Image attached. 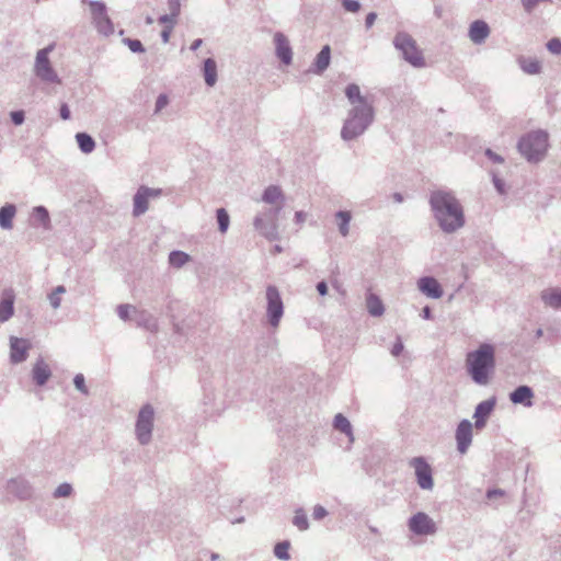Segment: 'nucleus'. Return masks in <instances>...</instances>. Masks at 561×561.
Masks as SVG:
<instances>
[{
	"label": "nucleus",
	"mask_w": 561,
	"mask_h": 561,
	"mask_svg": "<svg viewBox=\"0 0 561 561\" xmlns=\"http://www.w3.org/2000/svg\"><path fill=\"white\" fill-rule=\"evenodd\" d=\"M344 93L350 107L341 129V138L351 141L364 135L373 125L376 110L374 99L363 94L358 84H347Z\"/></svg>",
	"instance_id": "1"
},
{
	"label": "nucleus",
	"mask_w": 561,
	"mask_h": 561,
	"mask_svg": "<svg viewBox=\"0 0 561 561\" xmlns=\"http://www.w3.org/2000/svg\"><path fill=\"white\" fill-rule=\"evenodd\" d=\"M261 202L268 205L257 211L253 219L254 230L268 242L279 239V219L285 206V194L280 186L268 185L261 195Z\"/></svg>",
	"instance_id": "2"
},
{
	"label": "nucleus",
	"mask_w": 561,
	"mask_h": 561,
	"mask_svg": "<svg viewBox=\"0 0 561 561\" xmlns=\"http://www.w3.org/2000/svg\"><path fill=\"white\" fill-rule=\"evenodd\" d=\"M430 206L439 228L446 233H454L465 226L463 208L455 193L439 188L431 192Z\"/></svg>",
	"instance_id": "3"
},
{
	"label": "nucleus",
	"mask_w": 561,
	"mask_h": 561,
	"mask_svg": "<svg viewBox=\"0 0 561 561\" xmlns=\"http://www.w3.org/2000/svg\"><path fill=\"white\" fill-rule=\"evenodd\" d=\"M468 375L474 383L486 386L495 369V348L490 343H482L477 350L469 352L466 357Z\"/></svg>",
	"instance_id": "4"
},
{
	"label": "nucleus",
	"mask_w": 561,
	"mask_h": 561,
	"mask_svg": "<svg viewBox=\"0 0 561 561\" xmlns=\"http://www.w3.org/2000/svg\"><path fill=\"white\" fill-rule=\"evenodd\" d=\"M548 138V133L545 130L527 133L517 144L518 151L528 162L537 163L547 153L549 147Z\"/></svg>",
	"instance_id": "5"
},
{
	"label": "nucleus",
	"mask_w": 561,
	"mask_h": 561,
	"mask_svg": "<svg viewBox=\"0 0 561 561\" xmlns=\"http://www.w3.org/2000/svg\"><path fill=\"white\" fill-rule=\"evenodd\" d=\"M54 50V45H48L37 50L33 71L35 76L45 84H61V78L53 67L49 54Z\"/></svg>",
	"instance_id": "6"
},
{
	"label": "nucleus",
	"mask_w": 561,
	"mask_h": 561,
	"mask_svg": "<svg viewBox=\"0 0 561 561\" xmlns=\"http://www.w3.org/2000/svg\"><path fill=\"white\" fill-rule=\"evenodd\" d=\"M393 45L402 54L403 59L411 66L414 68L425 67L423 53L410 34L405 32L397 33Z\"/></svg>",
	"instance_id": "7"
},
{
	"label": "nucleus",
	"mask_w": 561,
	"mask_h": 561,
	"mask_svg": "<svg viewBox=\"0 0 561 561\" xmlns=\"http://www.w3.org/2000/svg\"><path fill=\"white\" fill-rule=\"evenodd\" d=\"M153 424L154 409L147 403L139 410L135 424V435L140 445L146 446L151 442Z\"/></svg>",
	"instance_id": "8"
},
{
	"label": "nucleus",
	"mask_w": 561,
	"mask_h": 561,
	"mask_svg": "<svg viewBox=\"0 0 561 561\" xmlns=\"http://www.w3.org/2000/svg\"><path fill=\"white\" fill-rule=\"evenodd\" d=\"M265 298L267 322L271 327L277 328L284 316V302L278 288L274 285H268Z\"/></svg>",
	"instance_id": "9"
},
{
	"label": "nucleus",
	"mask_w": 561,
	"mask_h": 561,
	"mask_svg": "<svg viewBox=\"0 0 561 561\" xmlns=\"http://www.w3.org/2000/svg\"><path fill=\"white\" fill-rule=\"evenodd\" d=\"M91 19L98 33L103 36L114 34V24L107 14V9L102 1H89Z\"/></svg>",
	"instance_id": "10"
},
{
	"label": "nucleus",
	"mask_w": 561,
	"mask_h": 561,
	"mask_svg": "<svg viewBox=\"0 0 561 561\" xmlns=\"http://www.w3.org/2000/svg\"><path fill=\"white\" fill-rule=\"evenodd\" d=\"M162 195L161 188L141 185L133 197V216L140 217L149 209V202Z\"/></svg>",
	"instance_id": "11"
},
{
	"label": "nucleus",
	"mask_w": 561,
	"mask_h": 561,
	"mask_svg": "<svg viewBox=\"0 0 561 561\" xmlns=\"http://www.w3.org/2000/svg\"><path fill=\"white\" fill-rule=\"evenodd\" d=\"M408 527L416 536H433L437 533L436 523L424 512L413 514L408 520Z\"/></svg>",
	"instance_id": "12"
},
{
	"label": "nucleus",
	"mask_w": 561,
	"mask_h": 561,
	"mask_svg": "<svg viewBox=\"0 0 561 561\" xmlns=\"http://www.w3.org/2000/svg\"><path fill=\"white\" fill-rule=\"evenodd\" d=\"M225 402L218 398V393L213 389H205L201 401V411L204 419L217 417L225 411Z\"/></svg>",
	"instance_id": "13"
},
{
	"label": "nucleus",
	"mask_w": 561,
	"mask_h": 561,
	"mask_svg": "<svg viewBox=\"0 0 561 561\" xmlns=\"http://www.w3.org/2000/svg\"><path fill=\"white\" fill-rule=\"evenodd\" d=\"M414 469L416 482L422 490H432L434 486L432 468L423 457H415L410 461Z\"/></svg>",
	"instance_id": "14"
},
{
	"label": "nucleus",
	"mask_w": 561,
	"mask_h": 561,
	"mask_svg": "<svg viewBox=\"0 0 561 561\" xmlns=\"http://www.w3.org/2000/svg\"><path fill=\"white\" fill-rule=\"evenodd\" d=\"M472 428H473L472 423L467 419L461 420L456 427V432H455L456 446H457V451L461 455L467 454V451L469 450V448L472 444V437H473Z\"/></svg>",
	"instance_id": "15"
},
{
	"label": "nucleus",
	"mask_w": 561,
	"mask_h": 561,
	"mask_svg": "<svg viewBox=\"0 0 561 561\" xmlns=\"http://www.w3.org/2000/svg\"><path fill=\"white\" fill-rule=\"evenodd\" d=\"M273 44L275 48V56L285 66H289L293 62V48L289 38L282 32H276L273 35Z\"/></svg>",
	"instance_id": "16"
},
{
	"label": "nucleus",
	"mask_w": 561,
	"mask_h": 561,
	"mask_svg": "<svg viewBox=\"0 0 561 561\" xmlns=\"http://www.w3.org/2000/svg\"><path fill=\"white\" fill-rule=\"evenodd\" d=\"M31 343L28 340L16 336L10 337V360L12 364H20L26 360Z\"/></svg>",
	"instance_id": "17"
},
{
	"label": "nucleus",
	"mask_w": 561,
	"mask_h": 561,
	"mask_svg": "<svg viewBox=\"0 0 561 561\" xmlns=\"http://www.w3.org/2000/svg\"><path fill=\"white\" fill-rule=\"evenodd\" d=\"M495 404H496V399L493 397V398H490L488 400L480 402L476 407L474 413H473V419H474V427L477 430H482L485 427L486 421H488L489 416L491 415V413L493 412Z\"/></svg>",
	"instance_id": "18"
},
{
	"label": "nucleus",
	"mask_w": 561,
	"mask_h": 561,
	"mask_svg": "<svg viewBox=\"0 0 561 561\" xmlns=\"http://www.w3.org/2000/svg\"><path fill=\"white\" fill-rule=\"evenodd\" d=\"M5 490L9 494H12L19 499L26 500L32 495L31 484L21 477L13 478L7 481Z\"/></svg>",
	"instance_id": "19"
},
{
	"label": "nucleus",
	"mask_w": 561,
	"mask_h": 561,
	"mask_svg": "<svg viewBox=\"0 0 561 561\" xmlns=\"http://www.w3.org/2000/svg\"><path fill=\"white\" fill-rule=\"evenodd\" d=\"M15 294L8 288L2 291L0 299V323L9 321L14 314Z\"/></svg>",
	"instance_id": "20"
},
{
	"label": "nucleus",
	"mask_w": 561,
	"mask_h": 561,
	"mask_svg": "<svg viewBox=\"0 0 561 561\" xmlns=\"http://www.w3.org/2000/svg\"><path fill=\"white\" fill-rule=\"evenodd\" d=\"M419 290L425 296L438 299L443 296L440 284L432 276H424L417 280Z\"/></svg>",
	"instance_id": "21"
},
{
	"label": "nucleus",
	"mask_w": 561,
	"mask_h": 561,
	"mask_svg": "<svg viewBox=\"0 0 561 561\" xmlns=\"http://www.w3.org/2000/svg\"><path fill=\"white\" fill-rule=\"evenodd\" d=\"M534 390L526 385L518 386L510 393V400L512 403L522 404L525 408H531L534 405Z\"/></svg>",
	"instance_id": "22"
},
{
	"label": "nucleus",
	"mask_w": 561,
	"mask_h": 561,
	"mask_svg": "<svg viewBox=\"0 0 561 561\" xmlns=\"http://www.w3.org/2000/svg\"><path fill=\"white\" fill-rule=\"evenodd\" d=\"M50 377L51 369L49 365L42 357H39L32 368L33 381L37 386L43 387L44 385H46Z\"/></svg>",
	"instance_id": "23"
},
{
	"label": "nucleus",
	"mask_w": 561,
	"mask_h": 561,
	"mask_svg": "<svg viewBox=\"0 0 561 561\" xmlns=\"http://www.w3.org/2000/svg\"><path fill=\"white\" fill-rule=\"evenodd\" d=\"M490 34L489 25L482 21L477 20L471 23L469 27V37L474 44L483 43Z\"/></svg>",
	"instance_id": "24"
},
{
	"label": "nucleus",
	"mask_w": 561,
	"mask_h": 561,
	"mask_svg": "<svg viewBox=\"0 0 561 561\" xmlns=\"http://www.w3.org/2000/svg\"><path fill=\"white\" fill-rule=\"evenodd\" d=\"M134 320L138 327L144 328L150 332L158 330L157 318L147 310H135Z\"/></svg>",
	"instance_id": "25"
},
{
	"label": "nucleus",
	"mask_w": 561,
	"mask_h": 561,
	"mask_svg": "<svg viewBox=\"0 0 561 561\" xmlns=\"http://www.w3.org/2000/svg\"><path fill=\"white\" fill-rule=\"evenodd\" d=\"M331 48L329 45L322 47L312 64L311 71L317 75L323 73L330 66Z\"/></svg>",
	"instance_id": "26"
},
{
	"label": "nucleus",
	"mask_w": 561,
	"mask_h": 561,
	"mask_svg": "<svg viewBox=\"0 0 561 561\" xmlns=\"http://www.w3.org/2000/svg\"><path fill=\"white\" fill-rule=\"evenodd\" d=\"M18 208L12 203H7L0 207V228L2 230L13 229V219L16 216Z\"/></svg>",
	"instance_id": "27"
},
{
	"label": "nucleus",
	"mask_w": 561,
	"mask_h": 561,
	"mask_svg": "<svg viewBox=\"0 0 561 561\" xmlns=\"http://www.w3.org/2000/svg\"><path fill=\"white\" fill-rule=\"evenodd\" d=\"M542 302L552 309L561 310V288H548L541 291Z\"/></svg>",
	"instance_id": "28"
},
{
	"label": "nucleus",
	"mask_w": 561,
	"mask_h": 561,
	"mask_svg": "<svg viewBox=\"0 0 561 561\" xmlns=\"http://www.w3.org/2000/svg\"><path fill=\"white\" fill-rule=\"evenodd\" d=\"M31 219L33 225L48 229L50 226V217L46 207L36 206L32 210Z\"/></svg>",
	"instance_id": "29"
},
{
	"label": "nucleus",
	"mask_w": 561,
	"mask_h": 561,
	"mask_svg": "<svg viewBox=\"0 0 561 561\" xmlns=\"http://www.w3.org/2000/svg\"><path fill=\"white\" fill-rule=\"evenodd\" d=\"M367 311L371 317H380L385 312V306L381 299L374 293H368L366 296Z\"/></svg>",
	"instance_id": "30"
},
{
	"label": "nucleus",
	"mask_w": 561,
	"mask_h": 561,
	"mask_svg": "<svg viewBox=\"0 0 561 561\" xmlns=\"http://www.w3.org/2000/svg\"><path fill=\"white\" fill-rule=\"evenodd\" d=\"M203 73H204L205 83L208 87H214L217 82V64H216L215 59L207 58L204 61Z\"/></svg>",
	"instance_id": "31"
},
{
	"label": "nucleus",
	"mask_w": 561,
	"mask_h": 561,
	"mask_svg": "<svg viewBox=\"0 0 561 561\" xmlns=\"http://www.w3.org/2000/svg\"><path fill=\"white\" fill-rule=\"evenodd\" d=\"M335 224L339 232L346 237L350 233V222L352 220V214L348 210H339L334 215Z\"/></svg>",
	"instance_id": "32"
},
{
	"label": "nucleus",
	"mask_w": 561,
	"mask_h": 561,
	"mask_svg": "<svg viewBox=\"0 0 561 561\" xmlns=\"http://www.w3.org/2000/svg\"><path fill=\"white\" fill-rule=\"evenodd\" d=\"M518 64L522 70L527 75H538L542 69L541 62L537 58L520 57Z\"/></svg>",
	"instance_id": "33"
},
{
	"label": "nucleus",
	"mask_w": 561,
	"mask_h": 561,
	"mask_svg": "<svg viewBox=\"0 0 561 561\" xmlns=\"http://www.w3.org/2000/svg\"><path fill=\"white\" fill-rule=\"evenodd\" d=\"M333 426L336 431L345 434L351 443L354 440L352 424L343 414L339 413L334 416Z\"/></svg>",
	"instance_id": "34"
},
{
	"label": "nucleus",
	"mask_w": 561,
	"mask_h": 561,
	"mask_svg": "<svg viewBox=\"0 0 561 561\" xmlns=\"http://www.w3.org/2000/svg\"><path fill=\"white\" fill-rule=\"evenodd\" d=\"M76 140L80 150L85 154L91 153L95 149L94 139L87 133H78Z\"/></svg>",
	"instance_id": "35"
},
{
	"label": "nucleus",
	"mask_w": 561,
	"mask_h": 561,
	"mask_svg": "<svg viewBox=\"0 0 561 561\" xmlns=\"http://www.w3.org/2000/svg\"><path fill=\"white\" fill-rule=\"evenodd\" d=\"M293 525L297 527L300 531H306L309 529V520L302 507H298L295 510Z\"/></svg>",
	"instance_id": "36"
},
{
	"label": "nucleus",
	"mask_w": 561,
	"mask_h": 561,
	"mask_svg": "<svg viewBox=\"0 0 561 561\" xmlns=\"http://www.w3.org/2000/svg\"><path fill=\"white\" fill-rule=\"evenodd\" d=\"M289 548H290V542L288 540L277 542L274 546L275 557L279 560L288 561L290 559Z\"/></svg>",
	"instance_id": "37"
},
{
	"label": "nucleus",
	"mask_w": 561,
	"mask_h": 561,
	"mask_svg": "<svg viewBox=\"0 0 561 561\" xmlns=\"http://www.w3.org/2000/svg\"><path fill=\"white\" fill-rule=\"evenodd\" d=\"M190 256L183 251H172L169 254V263L173 267H181L183 266L187 261Z\"/></svg>",
	"instance_id": "38"
},
{
	"label": "nucleus",
	"mask_w": 561,
	"mask_h": 561,
	"mask_svg": "<svg viewBox=\"0 0 561 561\" xmlns=\"http://www.w3.org/2000/svg\"><path fill=\"white\" fill-rule=\"evenodd\" d=\"M216 217L219 231L221 233H225L228 230L230 224V217L228 211L225 208H219L216 211Z\"/></svg>",
	"instance_id": "39"
},
{
	"label": "nucleus",
	"mask_w": 561,
	"mask_h": 561,
	"mask_svg": "<svg viewBox=\"0 0 561 561\" xmlns=\"http://www.w3.org/2000/svg\"><path fill=\"white\" fill-rule=\"evenodd\" d=\"M490 173L492 175V182H493V185H494L496 192L500 195H506L507 188H506L505 181L499 176L497 171L491 170Z\"/></svg>",
	"instance_id": "40"
},
{
	"label": "nucleus",
	"mask_w": 561,
	"mask_h": 561,
	"mask_svg": "<svg viewBox=\"0 0 561 561\" xmlns=\"http://www.w3.org/2000/svg\"><path fill=\"white\" fill-rule=\"evenodd\" d=\"M72 491V485L70 483L64 482L59 484L54 491V497L59 499L70 496Z\"/></svg>",
	"instance_id": "41"
},
{
	"label": "nucleus",
	"mask_w": 561,
	"mask_h": 561,
	"mask_svg": "<svg viewBox=\"0 0 561 561\" xmlns=\"http://www.w3.org/2000/svg\"><path fill=\"white\" fill-rule=\"evenodd\" d=\"M526 13H533L541 3L552 2V0H519Z\"/></svg>",
	"instance_id": "42"
},
{
	"label": "nucleus",
	"mask_w": 561,
	"mask_h": 561,
	"mask_svg": "<svg viewBox=\"0 0 561 561\" xmlns=\"http://www.w3.org/2000/svg\"><path fill=\"white\" fill-rule=\"evenodd\" d=\"M310 219H311V215L305 210H297L294 215V224L298 228H301Z\"/></svg>",
	"instance_id": "43"
},
{
	"label": "nucleus",
	"mask_w": 561,
	"mask_h": 561,
	"mask_svg": "<svg viewBox=\"0 0 561 561\" xmlns=\"http://www.w3.org/2000/svg\"><path fill=\"white\" fill-rule=\"evenodd\" d=\"M73 385L78 391H80L82 394H88L89 390L85 386V379L82 374H77L73 378Z\"/></svg>",
	"instance_id": "44"
},
{
	"label": "nucleus",
	"mask_w": 561,
	"mask_h": 561,
	"mask_svg": "<svg viewBox=\"0 0 561 561\" xmlns=\"http://www.w3.org/2000/svg\"><path fill=\"white\" fill-rule=\"evenodd\" d=\"M123 43L128 46L133 53H144L145 48L139 39L124 38Z\"/></svg>",
	"instance_id": "45"
},
{
	"label": "nucleus",
	"mask_w": 561,
	"mask_h": 561,
	"mask_svg": "<svg viewBox=\"0 0 561 561\" xmlns=\"http://www.w3.org/2000/svg\"><path fill=\"white\" fill-rule=\"evenodd\" d=\"M547 49L553 55L561 54V39L558 37H553L547 43Z\"/></svg>",
	"instance_id": "46"
},
{
	"label": "nucleus",
	"mask_w": 561,
	"mask_h": 561,
	"mask_svg": "<svg viewBox=\"0 0 561 561\" xmlns=\"http://www.w3.org/2000/svg\"><path fill=\"white\" fill-rule=\"evenodd\" d=\"M130 310H136L133 306L130 305H119L117 306V316L124 320V321H127L129 319V313H130Z\"/></svg>",
	"instance_id": "47"
},
{
	"label": "nucleus",
	"mask_w": 561,
	"mask_h": 561,
	"mask_svg": "<svg viewBox=\"0 0 561 561\" xmlns=\"http://www.w3.org/2000/svg\"><path fill=\"white\" fill-rule=\"evenodd\" d=\"M340 1L342 2L343 8L347 12L355 13V12L359 11V9H360V3L358 0H340Z\"/></svg>",
	"instance_id": "48"
},
{
	"label": "nucleus",
	"mask_w": 561,
	"mask_h": 561,
	"mask_svg": "<svg viewBox=\"0 0 561 561\" xmlns=\"http://www.w3.org/2000/svg\"><path fill=\"white\" fill-rule=\"evenodd\" d=\"M329 515V512L327 511L325 507H323L322 505L320 504H317L314 507H313V511H312V517L314 520H322L324 517H327Z\"/></svg>",
	"instance_id": "49"
},
{
	"label": "nucleus",
	"mask_w": 561,
	"mask_h": 561,
	"mask_svg": "<svg viewBox=\"0 0 561 561\" xmlns=\"http://www.w3.org/2000/svg\"><path fill=\"white\" fill-rule=\"evenodd\" d=\"M159 23L164 24V26H172L174 27L178 22V16L173 15L171 13L163 14L159 18Z\"/></svg>",
	"instance_id": "50"
},
{
	"label": "nucleus",
	"mask_w": 561,
	"mask_h": 561,
	"mask_svg": "<svg viewBox=\"0 0 561 561\" xmlns=\"http://www.w3.org/2000/svg\"><path fill=\"white\" fill-rule=\"evenodd\" d=\"M169 104V99L165 94H160L156 100L154 112H161Z\"/></svg>",
	"instance_id": "51"
},
{
	"label": "nucleus",
	"mask_w": 561,
	"mask_h": 561,
	"mask_svg": "<svg viewBox=\"0 0 561 561\" xmlns=\"http://www.w3.org/2000/svg\"><path fill=\"white\" fill-rule=\"evenodd\" d=\"M168 8L171 14L179 16L181 12L180 0H168Z\"/></svg>",
	"instance_id": "52"
},
{
	"label": "nucleus",
	"mask_w": 561,
	"mask_h": 561,
	"mask_svg": "<svg viewBox=\"0 0 561 561\" xmlns=\"http://www.w3.org/2000/svg\"><path fill=\"white\" fill-rule=\"evenodd\" d=\"M485 156L493 163H497V164L504 163V158L502 156L497 154L496 152L492 151L491 149L485 150Z\"/></svg>",
	"instance_id": "53"
},
{
	"label": "nucleus",
	"mask_w": 561,
	"mask_h": 561,
	"mask_svg": "<svg viewBox=\"0 0 561 561\" xmlns=\"http://www.w3.org/2000/svg\"><path fill=\"white\" fill-rule=\"evenodd\" d=\"M24 112L23 111H14L11 112V119L14 125H21L24 122Z\"/></svg>",
	"instance_id": "54"
},
{
	"label": "nucleus",
	"mask_w": 561,
	"mask_h": 561,
	"mask_svg": "<svg viewBox=\"0 0 561 561\" xmlns=\"http://www.w3.org/2000/svg\"><path fill=\"white\" fill-rule=\"evenodd\" d=\"M402 351H403V343H402L400 336H398L396 343L393 344V346L391 348V354L397 357L402 353Z\"/></svg>",
	"instance_id": "55"
},
{
	"label": "nucleus",
	"mask_w": 561,
	"mask_h": 561,
	"mask_svg": "<svg viewBox=\"0 0 561 561\" xmlns=\"http://www.w3.org/2000/svg\"><path fill=\"white\" fill-rule=\"evenodd\" d=\"M48 300H49L50 306H51L54 309H58V308L60 307V304H61V298H60V296H57L56 294L50 293V294L48 295Z\"/></svg>",
	"instance_id": "56"
},
{
	"label": "nucleus",
	"mask_w": 561,
	"mask_h": 561,
	"mask_svg": "<svg viewBox=\"0 0 561 561\" xmlns=\"http://www.w3.org/2000/svg\"><path fill=\"white\" fill-rule=\"evenodd\" d=\"M172 30V26H164V28L162 30L161 39L164 44L169 43Z\"/></svg>",
	"instance_id": "57"
},
{
	"label": "nucleus",
	"mask_w": 561,
	"mask_h": 561,
	"mask_svg": "<svg viewBox=\"0 0 561 561\" xmlns=\"http://www.w3.org/2000/svg\"><path fill=\"white\" fill-rule=\"evenodd\" d=\"M376 19H377V14L375 12L368 13L365 19L366 28H370L374 25Z\"/></svg>",
	"instance_id": "58"
},
{
	"label": "nucleus",
	"mask_w": 561,
	"mask_h": 561,
	"mask_svg": "<svg viewBox=\"0 0 561 561\" xmlns=\"http://www.w3.org/2000/svg\"><path fill=\"white\" fill-rule=\"evenodd\" d=\"M59 113H60V117L64 121H67L70 118V110L67 104H65V103L61 104Z\"/></svg>",
	"instance_id": "59"
},
{
	"label": "nucleus",
	"mask_w": 561,
	"mask_h": 561,
	"mask_svg": "<svg viewBox=\"0 0 561 561\" xmlns=\"http://www.w3.org/2000/svg\"><path fill=\"white\" fill-rule=\"evenodd\" d=\"M317 290L319 295L325 296L328 294V285L324 280H321L317 284Z\"/></svg>",
	"instance_id": "60"
},
{
	"label": "nucleus",
	"mask_w": 561,
	"mask_h": 561,
	"mask_svg": "<svg viewBox=\"0 0 561 561\" xmlns=\"http://www.w3.org/2000/svg\"><path fill=\"white\" fill-rule=\"evenodd\" d=\"M422 318L425 319V320H430L432 319V310L428 306H425L423 309H422Z\"/></svg>",
	"instance_id": "61"
},
{
	"label": "nucleus",
	"mask_w": 561,
	"mask_h": 561,
	"mask_svg": "<svg viewBox=\"0 0 561 561\" xmlns=\"http://www.w3.org/2000/svg\"><path fill=\"white\" fill-rule=\"evenodd\" d=\"M202 44H203V39L197 38V39H195V41L191 44V47H190V48H191V50L195 51V50H197V49L202 46Z\"/></svg>",
	"instance_id": "62"
},
{
	"label": "nucleus",
	"mask_w": 561,
	"mask_h": 561,
	"mask_svg": "<svg viewBox=\"0 0 561 561\" xmlns=\"http://www.w3.org/2000/svg\"><path fill=\"white\" fill-rule=\"evenodd\" d=\"M51 293L56 294L57 296H60L61 294L66 293V288L65 286L59 285Z\"/></svg>",
	"instance_id": "63"
},
{
	"label": "nucleus",
	"mask_w": 561,
	"mask_h": 561,
	"mask_svg": "<svg viewBox=\"0 0 561 561\" xmlns=\"http://www.w3.org/2000/svg\"><path fill=\"white\" fill-rule=\"evenodd\" d=\"M502 494H503V492L501 490H489L486 492V496L489 499L493 497L494 495H502Z\"/></svg>",
	"instance_id": "64"
}]
</instances>
